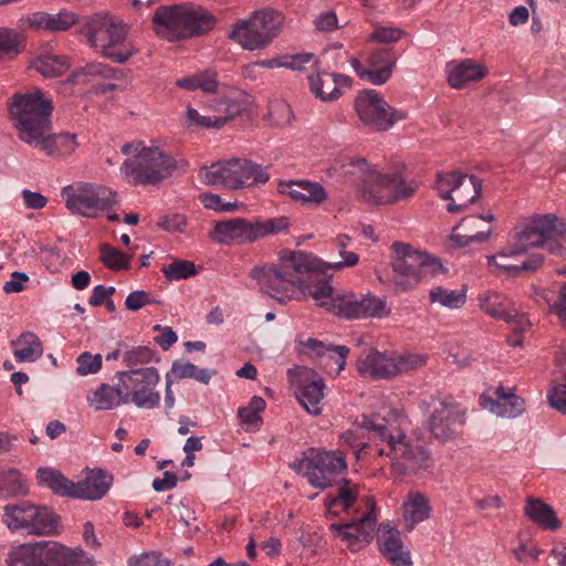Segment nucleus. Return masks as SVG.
Returning <instances> with one entry per match:
<instances>
[{
  "instance_id": "obj_26",
  "label": "nucleus",
  "mask_w": 566,
  "mask_h": 566,
  "mask_svg": "<svg viewBox=\"0 0 566 566\" xmlns=\"http://www.w3.org/2000/svg\"><path fill=\"white\" fill-rule=\"evenodd\" d=\"M480 221L493 222L494 216L492 213L468 216L463 218L454 228L450 234V240L454 242L457 248H463L469 245L471 242L486 241L492 234V228L489 227L485 230L479 229L478 223Z\"/></svg>"
},
{
  "instance_id": "obj_45",
  "label": "nucleus",
  "mask_w": 566,
  "mask_h": 566,
  "mask_svg": "<svg viewBox=\"0 0 566 566\" xmlns=\"http://www.w3.org/2000/svg\"><path fill=\"white\" fill-rule=\"evenodd\" d=\"M345 168L344 174L350 178V180L358 187L360 196L363 197V189L365 187L373 188L376 180L367 178V172L378 174L373 170L365 158L350 159L347 165H343Z\"/></svg>"
},
{
  "instance_id": "obj_43",
  "label": "nucleus",
  "mask_w": 566,
  "mask_h": 566,
  "mask_svg": "<svg viewBox=\"0 0 566 566\" xmlns=\"http://www.w3.org/2000/svg\"><path fill=\"white\" fill-rule=\"evenodd\" d=\"M27 48L25 36L15 29L0 27V60H12Z\"/></svg>"
},
{
  "instance_id": "obj_40",
  "label": "nucleus",
  "mask_w": 566,
  "mask_h": 566,
  "mask_svg": "<svg viewBox=\"0 0 566 566\" xmlns=\"http://www.w3.org/2000/svg\"><path fill=\"white\" fill-rule=\"evenodd\" d=\"M15 347L13 355L19 363H33L43 354V346L40 338L32 332L22 333L15 340H12Z\"/></svg>"
},
{
  "instance_id": "obj_15",
  "label": "nucleus",
  "mask_w": 566,
  "mask_h": 566,
  "mask_svg": "<svg viewBox=\"0 0 566 566\" xmlns=\"http://www.w3.org/2000/svg\"><path fill=\"white\" fill-rule=\"evenodd\" d=\"M378 454L390 458L396 476L417 475L429 470L432 464L431 452L401 431L395 438L391 437L389 448H380Z\"/></svg>"
},
{
  "instance_id": "obj_61",
  "label": "nucleus",
  "mask_w": 566,
  "mask_h": 566,
  "mask_svg": "<svg viewBox=\"0 0 566 566\" xmlns=\"http://www.w3.org/2000/svg\"><path fill=\"white\" fill-rule=\"evenodd\" d=\"M403 34V31L398 28H378L370 35V41L380 43L397 42Z\"/></svg>"
},
{
  "instance_id": "obj_31",
  "label": "nucleus",
  "mask_w": 566,
  "mask_h": 566,
  "mask_svg": "<svg viewBox=\"0 0 566 566\" xmlns=\"http://www.w3.org/2000/svg\"><path fill=\"white\" fill-rule=\"evenodd\" d=\"M29 535L53 536L62 531L61 517L46 505L33 504Z\"/></svg>"
},
{
  "instance_id": "obj_20",
  "label": "nucleus",
  "mask_w": 566,
  "mask_h": 566,
  "mask_svg": "<svg viewBox=\"0 0 566 566\" xmlns=\"http://www.w3.org/2000/svg\"><path fill=\"white\" fill-rule=\"evenodd\" d=\"M563 231L560 219L553 213L535 214L528 223L515 234V243L511 247L512 254H523L528 248L549 245L554 252L558 232Z\"/></svg>"
},
{
  "instance_id": "obj_7",
  "label": "nucleus",
  "mask_w": 566,
  "mask_h": 566,
  "mask_svg": "<svg viewBox=\"0 0 566 566\" xmlns=\"http://www.w3.org/2000/svg\"><path fill=\"white\" fill-rule=\"evenodd\" d=\"M391 250L392 282L401 291H410L423 280L444 272L438 258L417 251L408 243L394 242Z\"/></svg>"
},
{
  "instance_id": "obj_54",
  "label": "nucleus",
  "mask_w": 566,
  "mask_h": 566,
  "mask_svg": "<svg viewBox=\"0 0 566 566\" xmlns=\"http://www.w3.org/2000/svg\"><path fill=\"white\" fill-rule=\"evenodd\" d=\"M78 22V15L69 10H61L57 13H49V31L63 32L70 30Z\"/></svg>"
},
{
  "instance_id": "obj_37",
  "label": "nucleus",
  "mask_w": 566,
  "mask_h": 566,
  "mask_svg": "<svg viewBox=\"0 0 566 566\" xmlns=\"http://www.w3.org/2000/svg\"><path fill=\"white\" fill-rule=\"evenodd\" d=\"M481 310L495 319L515 323L518 313L509 308L507 298L497 292H488L479 297Z\"/></svg>"
},
{
  "instance_id": "obj_6",
  "label": "nucleus",
  "mask_w": 566,
  "mask_h": 566,
  "mask_svg": "<svg viewBox=\"0 0 566 566\" xmlns=\"http://www.w3.org/2000/svg\"><path fill=\"white\" fill-rule=\"evenodd\" d=\"M305 292H308L318 306L326 307L334 315L346 319L381 318L390 314V307L384 298L370 293L361 297L352 292L334 294L328 280L321 285H310Z\"/></svg>"
},
{
  "instance_id": "obj_4",
  "label": "nucleus",
  "mask_w": 566,
  "mask_h": 566,
  "mask_svg": "<svg viewBox=\"0 0 566 566\" xmlns=\"http://www.w3.org/2000/svg\"><path fill=\"white\" fill-rule=\"evenodd\" d=\"M151 24L154 32L169 42L188 40L211 31L216 18L199 6L182 3L156 8Z\"/></svg>"
},
{
  "instance_id": "obj_22",
  "label": "nucleus",
  "mask_w": 566,
  "mask_h": 566,
  "mask_svg": "<svg viewBox=\"0 0 566 566\" xmlns=\"http://www.w3.org/2000/svg\"><path fill=\"white\" fill-rule=\"evenodd\" d=\"M367 174V178H374L376 184L373 188L363 189V199L371 205H392L410 198L418 188L416 181H407L400 172Z\"/></svg>"
},
{
  "instance_id": "obj_18",
  "label": "nucleus",
  "mask_w": 566,
  "mask_h": 566,
  "mask_svg": "<svg viewBox=\"0 0 566 566\" xmlns=\"http://www.w3.org/2000/svg\"><path fill=\"white\" fill-rule=\"evenodd\" d=\"M114 378L118 379V386L123 387L127 402L137 408L154 409L159 406L160 394L156 386L160 380L155 367H144L117 371Z\"/></svg>"
},
{
  "instance_id": "obj_5",
  "label": "nucleus",
  "mask_w": 566,
  "mask_h": 566,
  "mask_svg": "<svg viewBox=\"0 0 566 566\" xmlns=\"http://www.w3.org/2000/svg\"><path fill=\"white\" fill-rule=\"evenodd\" d=\"M124 155L135 154V159L126 160L120 170L132 185H158L177 169L186 170L188 163L177 161L158 147H146L142 143H127L122 147Z\"/></svg>"
},
{
  "instance_id": "obj_38",
  "label": "nucleus",
  "mask_w": 566,
  "mask_h": 566,
  "mask_svg": "<svg viewBox=\"0 0 566 566\" xmlns=\"http://www.w3.org/2000/svg\"><path fill=\"white\" fill-rule=\"evenodd\" d=\"M298 344L308 349L305 355L314 358L322 359L325 355L336 354L335 365L337 366V373L344 369L349 348L344 345H332L325 344L316 338H307L306 340H300Z\"/></svg>"
},
{
  "instance_id": "obj_50",
  "label": "nucleus",
  "mask_w": 566,
  "mask_h": 566,
  "mask_svg": "<svg viewBox=\"0 0 566 566\" xmlns=\"http://www.w3.org/2000/svg\"><path fill=\"white\" fill-rule=\"evenodd\" d=\"M99 253L101 262L112 271L117 272L130 268V258L109 244H102Z\"/></svg>"
},
{
  "instance_id": "obj_46",
  "label": "nucleus",
  "mask_w": 566,
  "mask_h": 566,
  "mask_svg": "<svg viewBox=\"0 0 566 566\" xmlns=\"http://www.w3.org/2000/svg\"><path fill=\"white\" fill-rule=\"evenodd\" d=\"M429 301L450 310H459L465 304L467 294L465 290H447L442 286H437L430 290Z\"/></svg>"
},
{
  "instance_id": "obj_56",
  "label": "nucleus",
  "mask_w": 566,
  "mask_h": 566,
  "mask_svg": "<svg viewBox=\"0 0 566 566\" xmlns=\"http://www.w3.org/2000/svg\"><path fill=\"white\" fill-rule=\"evenodd\" d=\"M199 200L206 209L213 210L217 212H233L239 208L237 201L226 202L219 195L212 192L200 193Z\"/></svg>"
},
{
  "instance_id": "obj_33",
  "label": "nucleus",
  "mask_w": 566,
  "mask_h": 566,
  "mask_svg": "<svg viewBox=\"0 0 566 566\" xmlns=\"http://www.w3.org/2000/svg\"><path fill=\"white\" fill-rule=\"evenodd\" d=\"M87 401L96 411L112 410L120 405L128 403L123 387L118 386V381L114 386L101 384L87 395Z\"/></svg>"
},
{
  "instance_id": "obj_30",
  "label": "nucleus",
  "mask_w": 566,
  "mask_h": 566,
  "mask_svg": "<svg viewBox=\"0 0 566 566\" xmlns=\"http://www.w3.org/2000/svg\"><path fill=\"white\" fill-rule=\"evenodd\" d=\"M396 61L397 56L389 48L373 51L367 60L368 70H370L366 72L367 81L374 85L386 83L391 76Z\"/></svg>"
},
{
  "instance_id": "obj_51",
  "label": "nucleus",
  "mask_w": 566,
  "mask_h": 566,
  "mask_svg": "<svg viewBox=\"0 0 566 566\" xmlns=\"http://www.w3.org/2000/svg\"><path fill=\"white\" fill-rule=\"evenodd\" d=\"M350 242V238L346 234L336 237L334 240L335 247L337 248L339 255L343 258L342 261L327 262L326 265L332 270H340L343 268H350L358 263L359 255L355 252L346 251Z\"/></svg>"
},
{
  "instance_id": "obj_64",
  "label": "nucleus",
  "mask_w": 566,
  "mask_h": 566,
  "mask_svg": "<svg viewBox=\"0 0 566 566\" xmlns=\"http://www.w3.org/2000/svg\"><path fill=\"white\" fill-rule=\"evenodd\" d=\"M548 303L551 302L548 301ZM549 306L551 311L558 316L560 322L566 324V283L560 286L556 300Z\"/></svg>"
},
{
  "instance_id": "obj_44",
  "label": "nucleus",
  "mask_w": 566,
  "mask_h": 566,
  "mask_svg": "<svg viewBox=\"0 0 566 566\" xmlns=\"http://www.w3.org/2000/svg\"><path fill=\"white\" fill-rule=\"evenodd\" d=\"M31 66L44 77H57L69 70L70 61L65 55H40L31 62Z\"/></svg>"
},
{
  "instance_id": "obj_58",
  "label": "nucleus",
  "mask_w": 566,
  "mask_h": 566,
  "mask_svg": "<svg viewBox=\"0 0 566 566\" xmlns=\"http://www.w3.org/2000/svg\"><path fill=\"white\" fill-rule=\"evenodd\" d=\"M148 304H160V301L154 298L148 292L144 290L133 291L127 295L125 300L126 308L133 312H136Z\"/></svg>"
},
{
  "instance_id": "obj_27",
  "label": "nucleus",
  "mask_w": 566,
  "mask_h": 566,
  "mask_svg": "<svg viewBox=\"0 0 566 566\" xmlns=\"http://www.w3.org/2000/svg\"><path fill=\"white\" fill-rule=\"evenodd\" d=\"M277 191L302 205L310 203L318 206L327 200V192L321 184L304 179L280 181Z\"/></svg>"
},
{
  "instance_id": "obj_29",
  "label": "nucleus",
  "mask_w": 566,
  "mask_h": 566,
  "mask_svg": "<svg viewBox=\"0 0 566 566\" xmlns=\"http://www.w3.org/2000/svg\"><path fill=\"white\" fill-rule=\"evenodd\" d=\"M112 482L113 476L102 469L92 470L83 481L74 483V499L99 500L107 493Z\"/></svg>"
},
{
  "instance_id": "obj_62",
  "label": "nucleus",
  "mask_w": 566,
  "mask_h": 566,
  "mask_svg": "<svg viewBox=\"0 0 566 566\" xmlns=\"http://www.w3.org/2000/svg\"><path fill=\"white\" fill-rule=\"evenodd\" d=\"M270 114L274 117L275 125L290 126L294 119V114L290 105L279 103L271 109Z\"/></svg>"
},
{
  "instance_id": "obj_16",
  "label": "nucleus",
  "mask_w": 566,
  "mask_h": 566,
  "mask_svg": "<svg viewBox=\"0 0 566 566\" xmlns=\"http://www.w3.org/2000/svg\"><path fill=\"white\" fill-rule=\"evenodd\" d=\"M482 179L459 170L438 172L434 189L440 198L449 200L448 212L455 213L474 203L482 193Z\"/></svg>"
},
{
  "instance_id": "obj_8",
  "label": "nucleus",
  "mask_w": 566,
  "mask_h": 566,
  "mask_svg": "<svg viewBox=\"0 0 566 566\" xmlns=\"http://www.w3.org/2000/svg\"><path fill=\"white\" fill-rule=\"evenodd\" d=\"M198 176L208 186L230 190L265 184L270 178L265 167L244 158H232L202 166Z\"/></svg>"
},
{
  "instance_id": "obj_28",
  "label": "nucleus",
  "mask_w": 566,
  "mask_h": 566,
  "mask_svg": "<svg viewBox=\"0 0 566 566\" xmlns=\"http://www.w3.org/2000/svg\"><path fill=\"white\" fill-rule=\"evenodd\" d=\"M516 255L517 254L511 253L510 247L497 254L489 255L488 264L499 268L511 276H521L524 273H533L537 271L544 262V258L539 253H533L520 263L510 262L509 259Z\"/></svg>"
},
{
  "instance_id": "obj_41",
  "label": "nucleus",
  "mask_w": 566,
  "mask_h": 566,
  "mask_svg": "<svg viewBox=\"0 0 566 566\" xmlns=\"http://www.w3.org/2000/svg\"><path fill=\"white\" fill-rule=\"evenodd\" d=\"M525 514L545 530L554 531L560 526L553 507L538 499L528 497L526 500Z\"/></svg>"
},
{
  "instance_id": "obj_11",
  "label": "nucleus",
  "mask_w": 566,
  "mask_h": 566,
  "mask_svg": "<svg viewBox=\"0 0 566 566\" xmlns=\"http://www.w3.org/2000/svg\"><path fill=\"white\" fill-rule=\"evenodd\" d=\"M289 228V219L280 217L254 222L237 217L216 222L210 231V239L220 244L252 243L270 234H276Z\"/></svg>"
},
{
  "instance_id": "obj_10",
  "label": "nucleus",
  "mask_w": 566,
  "mask_h": 566,
  "mask_svg": "<svg viewBox=\"0 0 566 566\" xmlns=\"http://www.w3.org/2000/svg\"><path fill=\"white\" fill-rule=\"evenodd\" d=\"M282 23L279 11L271 8L256 10L248 19L238 20L229 38L244 50H262L279 35Z\"/></svg>"
},
{
  "instance_id": "obj_39",
  "label": "nucleus",
  "mask_w": 566,
  "mask_h": 566,
  "mask_svg": "<svg viewBox=\"0 0 566 566\" xmlns=\"http://www.w3.org/2000/svg\"><path fill=\"white\" fill-rule=\"evenodd\" d=\"M36 478L40 485L50 489L55 495L74 499V482L53 468H39Z\"/></svg>"
},
{
  "instance_id": "obj_25",
  "label": "nucleus",
  "mask_w": 566,
  "mask_h": 566,
  "mask_svg": "<svg viewBox=\"0 0 566 566\" xmlns=\"http://www.w3.org/2000/svg\"><path fill=\"white\" fill-rule=\"evenodd\" d=\"M493 395L494 397L481 396V406L492 413L500 417L516 418L524 412V399L513 394L511 389L499 386Z\"/></svg>"
},
{
  "instance_id": "obj_14",
  "label": "nucleus",
  "mask_w": 566,
  "mask_h": 566,
  "mask_svg": "<svg viewBox=\"0 0 566 566\" xmlns=\"http://www.w3.org/2000/svg\"><path fill=\"white\" fill-rule=\"evenodd\" d=\"M83 549H71L54 541H41L13 547L8 555V566H66L78 559Z\"/></svg>"
},
{
  "instance_id": "obj_21",
  "label": "nucleus",
  "mask_w": 566,
  "mask_h": 566,
  "mask_svg": "<svg viewBox=\"0 0 566 566\" xmlns=\"http://www.w3.org/2000/svg\"><path fill=\"white\" fill-rule=\"evenodd\" d=\"M366 512L358 518L346 523H333L331 533L344 542L350 552H358L369 545L377 524V505L373 497H366Z\"/></svg>"
},
{
  "instance_id": "obj_52",
  "label": "nucleus",
  "mask_w": 566,
  "mask_h": 566,
  "mask_svg": "<svg viewBox=\"0 0 566 566\" xmlns=\"http://www.w3.org/2000/svg\"><path fill=\"white\" fill-rule=\"evenodd\" d=\"M161 271L168 281L184 280L197 274L193 262L180 259H176L170 264L164 265Z\"/></svg>"
},
{
  "instance_id": "obj_12",
  "label": "nucleus",
  "mask_w": 566,
  "mask_h": 566,
  "mask_svg": "<svg viewBox=\"0 0 566 566\" xmlns=\"http://www.w3.org/2000/svg\"><path fill=\"white\" fill-rule=\"evenodd\" d=\"M290 468L306 478L312 486L325 490L335 483L347 464L342 453L310 448L301 459L290 463Z\"/></svg>"
},
{
  "instance_id": "obj_32",
  "label": "nucleus",
  "mask_w": 566,
  "mask_h": 566,
  "mask_svg": "<svg viewBox=\"0 0 566 566\" xmlns=\"http://www.w3.org/2000/svg\"><path fill=\"white\" fill-rule=\"evenodd\" d=\"M124 73L119 69L111 67L101 62L86 63L84 66L74 71L67 82L72 85L83 84L87 85L97 80H120Z\"/></svg>"
},
{
  "instance_id": "obj_42",
  "label": "nucleus",
  "mask_w": 566,
  "mask_h": 566,
  "mask_svg": "<svg viewBox=\"0 0 566 566\" xmlns=\"http://www.w3.org/2000/svg\"><path fill=\"white\" fill-rule=\"evenodd\" d=\"M311 92L323 102H333L340 97L342 91L336 86L332 73L317 71L315 75H308Z\"/></svg>"
},
{
  "instance_id": "obj_17",
  "label": "nucleus",
  "mask_w": 566,
  "mask_h": 566,
  "mask_svg": "<svg viewBox=\"0 0 566 566\" xmlns=\"http://www.w3.org/2000/svg\"><path fill=\"white\" fill-rule=\"evenodd\" d=\"M66 208L74 214L95 218L117 202V192L97 184H80L62 189Z\"/></svg>"
},
{
  "instance_id": "obj_2",
  "label": "nucleus",
  "mask_w": 566,
  "mask_h": 566,
  "mask_svg": "<svg viewBox=\"0 0 566 566\" xmlns=\"http://www.w3.org/2000/svg\"><path fill=\"white\" fill-rule=\"evenodd\" d=\"M315 259L302 251L282 250L277 263L255 265L250 271L261 293L286 304L300 291L304 295L310 285H321L326 279L316 271Z\"/></svg>"
},
{
  "instance_id": "obj_19",
  "label": "nucleus",
  "mask_w": 566,
  "mask_h": 566,
  "mask_svg": "<svg viewBox=\"0 0 566 566\" xmlns=\"http://www.w3.org/2000/svg\"><path fill=\"white\" fill-rule=\"evenodd\" d=\"M354 107L360 122L376 132H386L407 118L406 112L391 107L376 90L359 92Z\"/></svg>"
},
{
  "instance_id": "obj_53",
  "label": "nucleus",
  "mask_w": 566,
  "mask_h": 566,
  "mask_svg": "<svg viewBox=\"0 0 566 566\" xmlns=\"http://www.w3.org/2000/svg\"><path fill=\"white\" fill-rule=\"evenodd\" d=\"M361 424L365 429L373 431L377 437L386 442L385 449L389 448L390 438H395L399 431L398 429L388 427L386 420L377 416L364 417Z\"/></svg>"
},
{
  "instance_id": "obj_57",
  "label": "nucleus",
  "mask_w": 566,
  "mask_h": 566,
  "mask_svg": "<svg viewBox=\"0 0 566 566\" xmlns=\"http://www.w3.org/2000/svg\"><path fill=\"white\" fill-rule=\"evenodd\" d=\"M76 363V371L78 375L86 376L88 374H96L102 368V355H92L85 352L77 357Z\"/></svg>"
},
{
  "instance_id": "obj_48",
  "label": "nucleus",
  "mask_w": 566,
  "mask_h": 566,
  "mask_svg": "<svg viewBox=\"0 0 566 566\" xmlns=\"http://www.w3.org/2000/svg\"><path fill=\"white\" fill-rule=\"evenodd\" d=\"M406 516V528L411 531L417 523L426 521L430 516V506L427 497L421 493L410 496Z\"/></svg>"
},
{
  "instance_id": "obj_60",
  "label": "nucleus",
  "mask_w": 566,
  "mask_h": 566,
  "mask_svg": "<svg viewBox=\"0 0 566 566\" xmlns=\"http://www.w3.org/2000/svg\"><path fill=\"white\" fill-rule=\"evenodd\" d=\"M547 399L552 408L566 415V384L554 386L548 391Z\"/></svg>"
},
{
  "instance_id": "obj_36",
  "label": "nucleus",
  "mask_w": 566,
  "mask_h": 566,
  "mask_svg": "<svg viewBox=\"0 0 566 566\" xmlns=\"http://www.w3.org/2000/svg\"><path fill=\"white\" fill-rule=\"evenodd\" d=\"M32 510L33 503L30 501L9 503L3 506L1 521L11 532L23 531L28 534Z\"/></svg>"
},
{
  "instance_id": "obj_35",
  "label": "nucleus",
  "mask_w": 566,
  "mask_h": 566,
  "mask_svg": "<svg viewBox=\"0 0 566 566\" xmlns=\"http://www.w3.org/2000/svg\"><path fill=\"white\" fill-rule=\"evenodd\" d=\"M488 74L486 66L472 59L455 64L448 74V83L453 88H462L469 82H475Z\"/></svg>"
},
{
  "instance_id": "obj_34",
  "label": "nucleus",
  "mask_w": 566,
  "mask_h": 566,
  "mask_svg": "<svg viewBox=\"0 0 566 566\" xmlns=\"http://www.w3.org/2000/svg\"><path fill=\"white\" fill-rule=\"evenodd\" d=\"M358 500V488L349 480H343L336 494H328L325 499L326 514L337 517L340 512H348Z\"/></svg>"
},
{
  "instance_id": "obj_24",
  "label": "nucleus",
  "mask_w": 566,
  "mask_h": 566,
  "mask_svg": "<svg viewBox=\"0 0 566 566\" xmlns=\"http://www.w3.org/2000/svg\"><path fill=\"white\" fill-rule=\"evenodd\" d=\"M377 543L384 557L395 566H411L408 548L403 545L400 532L389 522H382L378 527Z\"/></svg>"
},
{
  "instance_id": "obj_13",
  "label": "nucleus",
  "mask_w": 566,
  "mask_h": 566,
  "mask_svg": "<svg viewBox=\"0 0 566 566\" xmlns=\"http://www.w3.org/2000/svg\"><path fill=\"white\" fill-rule=\"evenodd\" d=\"M424 364L426 358L420 355L403 353L389 356L373 347L363 352L356 360L359 375L371 380L391 379Z\"/></svg>"
},
{
  "instance_id": "obj_59",
  "label": "nucleus",
  "mask_w": 566,
  "mask_h": 566,
  "mask_svg": "<svg viewBox=\"0 0 566 566\" xmlns=\"http://www.w3.org/2000/svg\"><path fill=\"white\" fill-rule=\"evenodd\" d=\"M187 119L190 125L203 128H219L224 125V119H216L214 116H202L197 109L190 106L187 109Z\"/></svg>"
},
{
  "instance_id": "obj_55",
  "label": "nucleus",
  "mask_w": 566,
  "mask_h": 566,
  "mask_svg": "<svg viewBox=\"0 0 566 566\" xmlns=\"http://www.w3.org/2000/svg\"><path fill=\"white\" fill-rule=\"evenodd\" d=\"M153 358L154 350L150 347L136 346L124 353L123 363L130 369H135V366L147 364Z\"/></svg>"
},
{
  "instance_id": "obj_47",
  "label": "nucleus",
  "mask_w": 566,
  "mask_h": 566,
  "mask_svg": "<svg viewBox=\"0 0 566 566\" xmlns=\"http://www.w3.org/2000/svg\"><path fill=\"white\" fill-rule=\"evenodd\" d=\"M27 486L15 469H0V497H14L27 494Z\"/></svg>"
},
{
  "instance_id": "obj_1",
  "label": "nucleus",
  "mask_w": 566,
  "mask_h": 566,
  "mask_svg": "<svg viewBox=\"0 0 566 566\" xmlns=\"http://www.w3.org/2000/svg\"><path fill=\"white\" fill-rule=\"evenodd\" d=\"M8 108L18 138L42 150L46 156L65 157L78 146L75 134L52 133L53 105L41 90L13 94L8 102Z\"/></svg>"
},
{
  "instance_id": "obj_63",
  "label": "nucleus",
  "mask_w": 566,
  "mask_h": 566,
  "mask_svg": "<svg viewBox=\"0 0 566 566\" xmlns=\"http://www.w3.org/2000/svg\"><path fill=\"white\" fill-rule=\"evenodd\" d=\"M158 226L166 231L184 232L187 226V218L179 213L166 216L158 222Z\"/></svg>"
},
{
  "instance_id": "obj_3",
  "label": "nucleus",
  "mask_w": 566,
  "mask_h": 566,
  "mask_svg": "<svg viewBox=\"0 0 566 566\" xmlns=\"http://www.w3.org/2000/svg\"><path fill=\"white\" fill-rule=\"evenodd\" d=\"M129 27L119 17L97 12L83 18L81 34L99 55L115 63L124 64L137 53L128 41Z\"/></svg>"
},
{
  "instance_id": "obj_49",
  "label": "nucleus",
  "mask_w": 566,
  "mask_h": 566,
  "mask_svg": "<svg viewBox=\"0 0 566 566\" xmlns=\"http://www.w3.org/2000/svg\"><path fill=\"white\" fill-rule=\"evenodd\" d=\"M169 374L170 377L174 375L176 379L192 378L205 385L209 384L211 379V371L209 369H199L190 361H174Z\"/></svg>"
},
{
  "instance_id": "obj_23",
  "label": "nucleus",
  "mask_w": 566,
  "mask_h": 566,
  "mask_svg": "<svg viewBox=\"0 0 566 566\" xmlns=\"http://www.w3.org/2000/svg\"><path fill=\"white\" fill-rule=\"evenodd\" d=\"M287 377L300 405L312 416L321 415L325 388L323 378L313 368L304 366L290 368Z\"/></svg>"
},
{
  "instance_id": "obj_9",
  "label": "nucleus",
  "mask_w": 566,
  "mask_h": 566,
  "mask_svg": "<svg viewBox=\"0 0 566 566\" xmlns=\"http://www.w3.org/2000/svg\"><path fill=\"white\" fill-rule=\"evenodd\" d=\"M419 407L428 413L427 428L437 440H453L462 433L467 409L451 395H432L421 400Z\"/></svg>"
}]
</instances>
